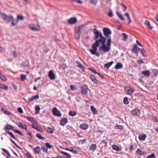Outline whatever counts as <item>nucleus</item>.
I'll use <instances>...</instances> for the list:
<instances>
[{
	"label": "nucleus",
	"instance_id": "nucleus-1",
	"mask_svg": "<svg viewBox=\"0 0 158 158\" xmlns=\"http://www.w3.org/2000/svg\"><path fill=\"white\" fill-rule=\"evenodd\" d=\"M106 38L103 36H101L99 39L96 40L95 42L92 45V48L93 49H90L89 52L93 55H95L97 57L100 56V54L97 52V48L99 45V43H101L102 45L105 44Z\"/></svg>",
	"mask_w": 158,
	"mask_h": 158
},
{
	"label": "nucleus",
	"instance_id": "nucleus-2",
	"mask_svg": "<svg viewBox=\"0 0 158 158\" xmlns=\"http://www.w3.org/2000/svg\"><path fill=\"white\" fill-rule=\"evenodd\" d=\"M111 40L110 39H108L106 43V45L105 44L100 46L99 48V50L101 51L102 50L104 52H108L110 49L111 43Z\"/></svg>",
	"mask_w": 158,
	"mask_h": 158
},
{
	"label": "nucleus",
	"instance_id": "nucleus-3",
	"mask_svg": "<svg viewBox=\"0 0 158 158\" xmlns=\"http://www.w3.org/2000/svg\"><path fill=\"white\" fill-rule=\"evenodd\" d=\"M82 28V26H80L75 29L74 36L77 39H79L80 38L81 30Z\"/></svg>",
	"mask_w": 158,
	"mask_h": 158
},
{
	"label": "nucleus",
	"instance_id": "nucleus-4",
	"mask_svg": "<svg viewBox=\"0 0 158 158\" xmlns=\"http://www.w3.org/2000/svg\"><path fill=\"white\" fill-rule=\"evenodd\" d=\"M103 34L106 37L108 38V39H111L110 36H109L111 34V31L110 29L107 28H104L103 30Z\"/></svg>",
	"mask_w": 158,
	"mask_h": 158
},
{
	"label": "nucleus",
	"instance_id": "nucleus-5",
	"mask_svg": "<svg viewBox=\"0 0 158 158\" xmlns=\"http://www.w3.org/2000/svg\"><path fill=\"white\" fill-rule=\"evenodd\" d=\"M125 90L127 94L130 95H131L135 91V89L131 88L130 87L125 86Z\"/></svg>",
	"mask_w": 158,
	"mask_h": 158
},
{
	"label": "nucleus",
	"instance_id": "nucleus-6",
	"mask_svg": "<svg viewBox=\"0 0 158 158\" xmlns=\"http://www.w3.org/2000/svg\"><path fill=\"white\" fill-rule=\"evenodd\" d=\"M52 112L53 114L56 116L60 117L61 116V114L60 112L57 109L56 107H54L52 110Z\"/></svg>",
	"mask_w": 158,
	"mask_h": 158
},
{
	"label": "nucleus",
	"instance_id": "nucleus-7",
	"mask_svg": "<svg viewBox=\"0 0 158 158\" xmlns=\"http://www.w3.org/2000/svg\"><path fill=\"white\" fill-rule=\"evenodd\" d=\"M131 113L133 115L138 116L140 114V111L138 109H136L132 110Z\"/></svg>",
	"mask_w": 158,
	"mask_h": 158
},
{
	"label": "nucleus",
	"instance_id": "nucleus-8",
	"mask_svg": "<svg viewBox=\"0 0 158 158\" xmlns=\"http://www.w3.org/2000/svg\"><path fill=\"white\" fill-rule=\"evenodd\" d=\"M88 88L86 85H84L81 87V93L83 94H86Z\"/></svg>",
	"mask_w": 158,
	"mask_h": 158
},
{
	"label": "nucleus",
	"instance_id": "nucleus-9",
	"mask_svg": "<svg viewBox=\"0 0 158 158\" xmlns=\"http://www.w3.org/2000/svg\"><path fill=\"white\" fill-rule=\"evenodd\" d=\"M140 50L136 45H135L131 49L132 52L133 53L138 54L139 51Z\"/></svg>",
	"mask_w": 158,
	"mask_h": 158
},
{
	"label": "nucleus",
	"instance_id": "nucleus-10",
	"mask_svg": "<svg viewBox=\"0 0 158 158\" xmlns=\"http://www.w3.org/2000/svg\"><path fill=\"white\" fill-rule=\"evenodd\" d=\"M77 19L75 17H72L70 18L68 21L69 24H75L77 22Z\"/></svg>",
	"mask_w": 158,
	"mask_h": 158
},
{
	"label": "nucleus",
	"instance_id": "nucleus-11",
	"mask_svg": "<svg viewBox=\"0 0 158 158\" xmlns=\"http://www.w3.org/2000/svg\"><path fill=\"white\" fill-rule=\"evenodd\" d=\"M94 33L95 35L94 38L95 39V40H96V39H98L99 37L100 38L101 36H103L102 33H100L98 30H96L94 31Z\"/></svg>",
	"mask_w": 158,
	"mask_h": 158
},
{
	"label": "nucleus",
	"instance_id": "nucleus-12",
	"mask_svg": "<svg viewBox=\"0 0 158 158\" xmlns=\"http://www.w3.org/2000/svg\"><path fill=\"white\" fill-rule=\"evenodd\" d=\"M29 27L30 28L32 31H39L40 29V27L39 26L38 27H36L34 24H30Z\"/></svg>",
	"mask_w": 158,
	"mask_h": 158
},
{
	"label": "nucleus",
	"instance_id": "nucleus-13",
	"mask_svg": "<svg viewBox=\"0 0 158 158\" xmlns=\"http://www.w3.org/2000/svg\"><path fill=\"white\" fill-rule=\"evenodd\" d=\"M48 76L51 80H54L55 79L54 74L52 70H50L48 73Z\"/></svg>",
	"mask_w": 158,
	"mask_h": 158
},
{
	"label": "nucleus",
	"instance_id": "nucleus-14",
	"mask_svg": "<svg viewBox=\"0 0 158 158\" xmlns=\"http://www.w3.org/2000/svg\"><path fill=\"white\" fill-rule=\"evenodd\" d=\"M68 122L67 118H64L61 119L60 121V124L61 125L63 126L65 125Z\"/></svg>",
	"mask_w": 158,
	"mask_h": 158
},
{
	"label": "nucleus",
	"instance_id": "nucleus-15",
	"mask_svg": "<svg viewBox=\"0 0 158 158\" xmlns=\"http://www.w3.org/2000/svg\"><path fill=\"white\" fill-rule=\"evenodd\" d=\"M76 64L77 67H79L80 69H81L82 71H85L84 66L80 62L77 61L76 62Z\"/></svg>",
	"mask_w": 158,
	"mask_h": 158
},
{
	"label": "nucleus",
	"instance_id": "nucleus-16",
	"mask_svg": "<svg viewBox=\"0 0 158 158\" xmlns=\"http://www.w3.org/2000/svg\"><path fill=\"white\" fill-rule=\"evenodd\" d=\"M1 18L5 21L9 22L10 21V17L8 16L5 14H3V15L1 17Z\"/></svg>",
	"mask_w": 158,
	"mask_h": 158
},
{
	"label": "nucleus",
	"instance_id": "nucleus-17",
	"mask_svg": "<svg viewBox=\"0 0 158 158\" xmlns=\"http://www.w3.org/2000/svg\"><path fill=\"white\" fill-rule=\"evenodd\" d=\"M10 20H11L12 21L11 24L13 26L16 25L19 23V21L16 19H14L13 17L10 16Z\"/></svg>",
	"mask_w": 158,
	"mask_h": 158
},
{
	"label": "nucleus",
	"instance_id": "nucleus-18",
	"mask_svg": "<svg viewBox=\"0 0 158 158\" xmlns=\"http://www.w3.org/2000/svg\"><path fill=\"white\" fill-rule=\"evenodd\" d=\"M91 79L95 84H97L99 83V81L96 79L94 76L91 75L89 76Z\"/></svg>",
	"mask_w": 158,
	"mask_h": 158
},
{
	"label": "nucleus",
	"instance_id": "nucleus-19",
	"mask_svg": "<svg viewBox=\"0 0 158 158\" xmlns=\"http://www.w3.org/2000/svg\"><path fill=\"white\" fill-rule=\"evenodd\" d=\"M97 146L95 144H91L90 146L89 150V151H92L93 152L97 148Z\"/></svg>",
	"mask_w": 158,
	"mask_h": 158
},
{
	"label": "nucleus",
	"instance_id": "nucleus-20",
	"mask_svg": "<svg viewBox=\"0 0 158 158\" xmlns=\"http://www.w3.org/2000/svg\"><path fill=\"white\" fill-rule=\"evenodd\" d=\"M80 128L83 130H86L88 127V125L86 124H82L80 126Z\"/></svg>",
	"mask_w": 158,
	"mask_h": 158
},
{
	"label": "nucleus",
	"instance_id": "nucleus-21",
	"mask_svg": "<svg viewBox=\"0 0 158 158\" xmlns=\"http://www.w3.org/2000/svg\"><path fill=\"white\" fill-rule=\"evenodd\" d=\"M123 67V65L121 63H118L115 66V68L116 69H122Z\"/></svg>",
	"mask_w": 158,
	"mask_h": 158
},
{
	"label": "nucleus",
	"instance_id": "nucleus-22",
	"mask_svg": "<svg viewBox=\"0 0 158 158\" xmlns=\"http://www.w3.org/2000/svg\"><path fill=\"white\" fill-rule=\"evenodd\" d=\"M19 125H18V126L20 128H21L22 129H24L25 130H27V127L26 125L24 124H23L21 123H19Z\"/></svg>",
	"mask_w": 158,
	"mask_h": 158
},
{
	"label": "nucleus",
	"instance_id": "nucleus-23",
	"mask_svg": "<svg viewBox=\"0 0 158 158\" xmlns=\"http://www.w3.org/2000/svg\"><path fill=\"white\" fill-rule=\"evenodd\" d=\"M150 72L148 70H146L142 72V74L145 76L149 77L150 75Z\"/></svg>",
	"mask_w": 158,
	"mask_h": 158
},
{
	"label": "nucleus",
	"instance_id": "nucleus-24",
	"mask_svg": "<svg viewBox=\"0 0 158 158\" xmlns=\"http://www.w3.org/2000/svg\"><path fill=\"white\" fill-rule=\"evenodd\" d=\"M145 24L147 26L148 28L150 30L152 29L153 28V27L151 26L149 21L146 20L145 22Z\"/></svg>",
	"mask_w": 158,
	"mask_h": 158
},
{
	"label": "nucleus",
	"instance_id": "nucleus-25",
	"mask_svg": "<svg viewBox=\"0 0 158 158\" xmlns=\"http://www.w3.org/2000/svg\"><path fill=\"white\" fill-rule=\"evenodd\" d=\"M39 97L38 95H36L32 96L31 98L28 99L29 102H31L35 99H38L39 98Z\"/></svg>",
	"mask_w": 158,
	"mask_h": 158
},
{
	"label": "nucleus",
	"instance_id": "nucleus-26",
	"mask_svg": "<svg viewBox=\"0 0 158 158\" xmlns=\"http://www.w3.org/2000/svg\"><path fill=\"white\" fill-rule=\"evenodd\" d=\"M146 137V135L144 134L142 135H139V139L140 140L143 141L145 140Z\"/></svg>",
	"mask_w": 158,
	"mask_h": 158
},
{
	"label": "nucleus",
	"instance_id": "nucleus-27",
	"mask_svg": "<svg viewBox=\"0 0 158 158\" xmlns=\"http://www.w3.org/2000/svg\"><path fill=\"white\" fill-rule=\"evenodd\" d=\"M27 118L29 120L32 122L34 124H36L37 123V121L33 117H28Z\"/></svg>",
	"mask_w": 158,
	"mask_h": 158
},
{
	"label": "nucleus",
	"instance_id": "nucleus-28",
	"mask_svg": "<svg viewBox=\"0 0 158 158\" xmlns=\"http://www.w3.org/2000/svg\"><path fill=\"white\" fill-rule=\"evenodd\" d=\"M40 150L41 149L39 146H37L34 149L35 152L36 154H39L40 152Z\"/></svg>",
	"mask_w": 158,
	"mask_h": 158
},
{
	"label": "nucleus",
	"instance_id": "nucleus-29",
	"mask_svg": "<svg viewBox=\"0 0 158 158\" xmlns=\"http://www.w3.org/2000/svg\"><path fill=\"white\" fill-rule=\"evenodd\" d=\"M113 61H112L108 63H107L106 64H105L104 65V67L108 69L110 66L113 63Z\"/></svg>",
	"mask_w": 158,
	"mask_h": 158
},
{
	"label": "nucleus",
	"instance_id": "nucleus-30",
	"mask_svg": "<svg viewBox=\"0 0 158 158\" xmlns=\"http://www.w3.org/2000/svg\"><path fill=\"white\" fill-rule=\"evenodd\" d=\"M112 148L114 150H116L117 151H119L121 149L119 147L116 145H113L112 146Z\"/></svg>",
	"mask_w": 158,
	"mask_h": 158
},
{
	"label": "nucleus",
	"instance_id": "nucleus-31",
	"mask_svg": "<svg viewBox=\"0 0 158 158\" xmlns=\"http://www.w3.org/2000/svg\"><path fill=\"white\" fill-rule=\"evenodd\" d=\"M47 131L48 133H52L53 132L54 130L50 127H48L47 128Z\"/></svg>",
	"mask_w": 158,
	"mask_h": 158
},
{
	"label": "nucleus",
	"instance_id": "nucleus-32",
	"mask_svg": "<svg viewBox=\"0 0 158 158\" xmlns=\"http://www.w3.org/2000/svg\"><path fill=\"white\" fill-rule=\"evenodd\" d=\"M0 78L3 81H6L7 79L6 77L0 72Z\"/></svg>",
	"mask_w": 158,
	"mask_h": 158
},
{
	"label": "nucleus",
	"instance_id": "nucleus-33",
	"mask_svg": "<svg viewBox=\"0 0 158 158\" xmlns=\"http://www.w3.org/2000/svg\"><path fill=\"white\" fill-rule=\"evenodd\" d=\"M24 19V17L22 15H18L17 16V20L18 21L19 20H23Z\"/></svg>",
	"mask_w": 158,
	"mask_h": 158
},
{
	"label": "nucleus",
	"instance_id": "nucleus-34",
	"mask_svg": "<svg viewBox=\"0 0 158 158\" xmlns=\"http://www.w3.org/2000/svg\"><path fill=\"white\" fill-rule=\"evenodd\" d=\"M69 115L73 116L76 115L77 113L75 111H69Z\"/></svg>",
	"mask_w": 158,
	"mask_h": 158
},
{
	"label": "nucleus",
	"instance_id": "nucleus-35",
	"mask_svg": "<svg viewBox=\"0 0 158 158\" xmlns=\"http://www.w3.org/2000/svg\"><path fill=\"white\" fill-rule=\"evenodd\" d=\"M123 102L124 104L127 105L129 103V102L128 100V98L127 97H125L124 98Z\"/></svg>",
	"mask_w": 158,
	"mask_h": 158
},
{
	"label": "nucleus",
	"instance_id": "nucleus-36",
	"mask_svg": "<svg viewBox=\"0 0 158 158\" xmlns=\"http://www.w3.org/2000/svg\"><path fill=\"white\" fill-rule=\"evenodd\" d=\"M90 109L94 114H96L97 110L94 106H90Z\"/></svg>",
	"mask_w": 158,
	"mask_h": 158
},
{
	"label": "nucleus",
	"instance_id": "nucleus-37",
	"mask_svg": "<svg viewBox=\"0 0 158 158\" xmlns=\"http://www.w3.org/2000/svg\"><path fill=\"white\" fill-rule=\"evenodd\" d=\"M5 131L8 134L10 135V131L7 130H10V124H7L6 128H4Z\"/></svg>",
	"mask_w": 158,
	"mask_h": 158
},
{
	"label": "nucleus",
	"instance_id": "nucleus-38",
	"mask_svg": "<svg viewBox=\"0 0 158 158\" xmlns=\"http://www.w3.org/2000/svg\"><path fill=\"white\" fill-rule=\"evenodd\" d=\"M136 152L137 154L140 155H143L144 153V152L141 151L139 148L137 149Z\"/></svg>",
	"mask_w": 158,
	"mask_h": 158
},
{
	"label": "nucleus",
	"instance_id": "nucleus-39",
	"mask_svg": "<svg viewBox=\"0 0 158 158\" xmlns=\"http://www.w3.org/2000/svg\"><path fill=\"white\" fill-rule=\"evenodd\" d=\"M21 79L22 81H23L26 79V76L25 74L20 75Z\"/></svg>",
	"mask_w": 158,
	"mask_h": 158
},
{
	"label": "nucleus",
	"instance_id": "nucleus-40",
	"mask_svg": "<svg viewBox=\"0 0 158 158\" xmlns=\"http://www.w3.org/2000/svg\"><path fill=\"white\" fill-rule=\"evenodd\" d=\"M122 35L123 36V40L125 41L128 37V35L125 33H123Z\"/></svg>",
	"mask_w": 158,
	"mask_h": 158
},
{
	"label": "nucleus",
	"instance_id": "nucleus-41",
	"mask_svg": "<svg viewBox=\"0 0 158 158\" xmlns=\"http://www.w3.org/2000/svg\"><path fill=\"white\" fill-rule=\"evenodd\" d=\"M0 87L2 89L6 90H7L8 89V86L5 85H2Z\"/></svg>",
	"mask_w": 158,
	"mask_h": 158
},
{
	"label": "nucleus",
	"instance_id": "nucleus-42",
	"mask_svg": "<svg viewBox=\"0 0 158 158\" xmlns=\"http://www.w3.org/2000/svg\"><path fill=\"white\" fill-rule=\"evenodd\" d=\"M120 5L122 6V8L123 9V11L124 12L127 9V7L126 5L123 3H121Z\"/></svg>",
	"mask_w": 158,
	"mask_h": 158
},
{
	"label": "nucleus",
	"instance_id": "nucleus-43",
	"mask_svg": "<svg viewBox=\"0 0 158 158\" xmlns=\"http://www.w3.org/2000/svg\"><path fill=\"white\" fill-rule=\"evenodd\" d=\"M124 15L127 16V19H128L129 20V22L128 24H130L131 22V19L130 18V17L129 14L128 13H126L124 14Z\"/></svg>",
	"mask_w": 158,
	"mask_h": 158
},
{
	"label": "nucleus",
	"instance_id": "nucleus-44",
	"mask_svg": "<svg viewBox=\"0 0 158 158\" xmlns=\"http://www.w3.org/2000/svg\"><path fill=\"white\" fill-rule=\"evenodd\" d=\"M117 14L121 20L122 21H123L124 20V18L122 15L120 14L118 12H117Z\"/></svg>",
	"mask_w": 158,
	"mask_h": 158
},
{
	"label": "nucleus",
	"instance_id": "nucleus-45",
	"mask_svg": "<svg viewBox=\"0 0 158 158\" xmlns=\"http://www.w3.org/2000/svg\"><path fill=\"white\" fill-rule=\"evenodd\" d=\"M2 149L7 154V155L9 156H7V158H10V157H9V156H10V154L9 153V152L6 149H4L3 148H2Z\"/></svg>",
	"mask_w": 158,
	"mask_h": 158
},
{
	"label": "nucleus",
	"instance_id": "nucleus-46",
	"mask_svg": "<svg viewBox=\"0 0 158 158\" xmlns=\"http://www.w3.org/2000/svg\"><path fill=\"white\" fill-rule=\"evenodd\" d=\"M36 136V137L40 139H44V137H43L40 134H37Z\"/></svg>",
	"mask_w": 158,
	"mask_h": 158
},
{
	"label": "nucleus",
	"instance_id": "nucleus-47",
	"mask_svg": "<svg viewBox=\"0 0 158 158\" xmlns=\"http://www.w3.org/2000/svg\"><path fill=\"white\" fill-rule=\"evenodd\" d=\"M35 109L36 112H35V113L39 114L40 110V107L39 106H37L35 107Z\"/></svg>",
	"mask_w": 158,
	"mask_h": 158
},
{
	"label": "nucleus",
	"instance_id": "nucleus-48",
	"mask_svg": "<svg viewBox=\"0 0 158 158\" xmlns=\"http://www.w3.org/2000/svg\"><path fill=\"white\" fill-rule=\"evenodd\" d=\"M141 54L143 56H146V51L144 49H142L140 51Z\"/></svg>",
	"mask_w": 158,
	"mask_h": 158
},
{
	"label": "nucleus",
	"instance_id": "nucleus-49",
	"mask_svg": "<svg viewBox=\"0 0 158 158\" xmlns=\"http://www.w3.org/2000/svg\"><path fill=\"white\" fill-rule=\"evenodd\" d=\"M114 128L115 129H122L123 128V127L122 125H118L115 126L114 127Z\"/></svg>",
	"mask_w": 158,
	"mask_h": 158
},
{
	"label": "nucleus",
	"instance_id": "nucleus-50",
	"mask_svg": "<svg viewBox=\"0 0 158 158\" xmlns=\"http://www.w3.org/2000/svg\"><path fill=\"white\" fill-rule=\"evenodd\" d=\"M88 69L95 74H98V73L95 70L91 68H89Z\"/></svg>",
	"mask_w": 158,
	"mask_h": 158
},
{
	"label": "nucleus",
	"instance_id": "nucleus-51",
	"mask_svg": "<svg viewBox=\"0 0 158 158\" xmlns=\"http://www.w3.org/2000/svg\"><path fill=\"white\" fill-rule=\"evenodd\" d=\"M45 145L47 148L50 149L52 147V146L48 143H45Z\"/></svg>",
	"mask_w": 158,
	"mask_h": 158
},
{
	"label": "nucleus",
	"instance_id": "nucleus-52",
	"mask_svg": "<svg viewBox=\"0 0 158 158\" xmlns=\"http://www.w3.org/2000/svg\"><path fill=\"white\" fill-rule=\"evenodd\" d=\"M2 110L3 112L5 114H10V112H8L5 109L3 108H2Z\"/></svg>",
	"mask_w": 158,
	"mask_h": 158
},
{
	"label": "nucleus",
	"instance_id": "nucleus-53",
	"mask_svg": "<svg viewBox=\"0 0 158 158\" xmlns=\"http://www.w3.org/2000/svg\"><path fill=\"white\" fill-rule=\"evenodd\" d=\"M25 157L26 158H32L31 155L29 153H27L25 155Z\"/></svg>",
	"mask_w": 158,
	"mask_h": 158
},
{
	"label": "nucleus",
	"instance_id": "nucleus-54",
	"mask_svg": "<svg viewBox=\"0 0 158 158\" xmlns=\"http://www.w3.org/2000/svg\"><path fill=\"white\" fill-rule=\"evenodd\" d=\"M90 2L92 4L96 5L98 2L97 0H90Z\"/></svg>",
	"mask_w": 158,
	"mask_h": 158
},
{
	"label": "nucleus",
	"instance_id": "nucleus-55",
	"mask_svg": "<svg viewBox=\"0 0 158 158\" xmlns=\"http://www.w3.org/2000/svg\"><path fill=\"white\" fill-rule=\"evenodd\" d=\"M146 158H156L154 154L152 153L151 155L148 156Z\"/></svg>",
	"mask_w": 158,
	"mask_h": 158
},
{
	"label": "nucleus",
	"instance_id": "nucleus-56",
	"mask_svg": "<svg viewBox=\"0 0 158 158\" xmlns=\"http://www.w3.org/2000/svg\"><path fill=\"white\" fill-rule=\"evenodd\" d=\"M41 149L42 151L44 152H46L48 151V149L45 146H42L41 147Z\"/></svg>",
	"mask_w": 158,
	"mask_h": 158
},
{
	"label": "nucleus",
	"instance_id": "nucleus-57",
	"mask_svg": "<svg viewBox=\"0 0 158 158\" xmlns=\"http://www.w3.org/2000/svg\"><path fill=\"white\" fill-rule=\"evenodd\" d=\"M32 127L35 129H37V127H38L37 126V123L36 124H34L33 123L32 124Z\"/></svg>",
	"mask_w": 158,
	"mask_h": 158
},
{
	"label": "nucleus",
	"instance_id": "nucleus-58",
	"mask_svg": "<svg viewBox=\"0 0 158 158\" xmlns=\"http://www.w3.org/2000/svg\"><path fill=\"white\" fill-rule=\"evenodd\" d=\"M108 16L109 17H112L113 16V13L111 10H110V12L108 14Z\"/></svg>",
	"mask_w": 158,
	"mask_h": 158
},
{
	"label": "nucleus",
	"instance_id": "nucleus-59",
	"mask_svg": "<svg viewBox=\"0 0 158 158\" xmlns=\"http://www.w3.org/2000/svg\"><path fill=\"white\" fill-rule=\"evenodd\" d=\"M17 111L18 112L21 114H22L23 113V111L22 108L21 107H19L17 109Z\"/></svg>",
	"mask_w": 158,
	"mask_h": 158
},
{
	"label": "nucleus",
	"instance_id": "nucleus-60",
	"mask_svg": "<svg viewBox=\"0 0 158 158\" xmlns=\"http://www.w3.org/2000/svg\"><path fill=\"white\" fill-rule=\"evenodd\" d=\"M12 54L14 57H16L18 55L16 51L13 52Z\"/></svg>",
	"mask_w": 158,
	"mask_h": 158
},
{
	"label": "nucleus",
	"instance_id": "nucleus-61",
	"mask_svg": "<svg viewBox=\"0 0 158 158\" xmlns=\"http://www.w3.org/2000/svg\"><path fill=\"white\" fill-rule=\"evenodd\" d=\"M69 151L73 152V153L75 154H77L78 153V152H77L76 150H74L73 149H70V150H69Z\"/></svg>",
	"mask_w": 158,
	"mask_h": 158
},
{
	"label": "nucleus",
	"instance_id": "nucleus-62",
	"mask_svg": "<svg viewBox=\"0 0 158 158\" xmlns=\"http://www.w3.org/2000/svg\"><path fill=\"white\" fill-rule=\"evenodd\" d=\"M70 87L71 89L72 90H73L76 89L74 85H70Z\"/></svg>",
	"mask_w": 158,
	"mask_h": 158
},
{
	"label": "nucleus",
	"instance_id": "nucleus-63",
	"mask_svg": "<svg viewBox=\"0 0 158 158\" xmlns=\"http://www.w3.org/2000/svg\"><path fill=\"white\" fill-rule=\"evenodd\" d=\"M137 62L139 64H143V61L141 60H137Z\"/></svg>",
	"mask_w": 158,
	"mask_h": 158
},
{
	"label": "nucleus",
	"instance_id": "nucleus-64",
	"mask_svg": "<svg viewBox=\"0 0 158 158\" xmlns=\"http://www.w3.org/2000/svg\"><path fill=\"white\" fill-rule=\"evenodd\" d=\"M158 74V70H155L154 72V75L155 76H156Z\"/></svg>",
	"mask_w": 158,
	"mask_h": 158
}]
</instances>
